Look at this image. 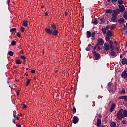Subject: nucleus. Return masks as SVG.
<instances>
[{
	"mask_svg": "<svg viewBox=\"0 0 127 127\" xmlns=\"http://www.w3.org/2000/svg\"><path fill=\"white\" fill-rule=\"evenodd\" d=\"M31 73H32V74H34L35 73V71L34 70H32L31 71Z\"/></svg>",
	"mask_w": 127,
	"mask_h": 127,
	"instance_id": "47",
	"label": "nucleus"
},
{
	"mask_svg": "<svg viewBox=\"0 0 127 127\" xmlns=\"http://www.w3.org/2000/svg\"><path fill=\"white\" fill-rule=\"evenodd\" d=\"M118 3L119 4V5H123V0H119L118 1Z\"/></svg>",
	"mask_w": 127,
	"mask_h": 127,
	"instance_id": "27",
	"label": "nucleus"
},
{
	"mask_svg": "<svg viewBox=\"0 0 127 127\" xmlns=\"http://www.w3.org/2000/svg\"><path fill=\"white\" fill-rule=\"evenodd\" d=\"M20 30L22 31V32H24V31L25 30V28L23 27H21Z\"/></svg>",
	"mask_w": 127,
	"mask_h": 127,
	"instance_id": "35",
	"label": "nucleus"
},
{
	"mask_svg": "<svg viewBox=\"0 0 127 127\" xmlns=\"http://www.w3.org/2000/svg\"><path fill=\"white\" fill-rule=\"evenodd\" d=\"M30 79H27V81L26 82V83L25 84L26 87H27L28 86V85H29V84L30 83Z\"/></svg>",
	"mask_w": 127,
	"mask_h": 127,
	"instance_id": "21",
	"label": "nucleus"
},
{
	"mask_svg": "<svg viewBox=\"0 0 127 127\" xmlns=\"http://www.w3.org/2000/svg\"><path fill=\"white\" fill-rule=\"evenodd\" d=\"M8 5H9V3H10V0H8Z\"/></svg>",
	"mask_w": 127,
	"mask_h": 127,
	"instance_id": "57",
	"label": "nucleus"
},
{
	"mask_svg": "<svg viewBox=\"0 0 127 127\" xmlns=\"http://www.w3.org/2000/svg\"><path fill=\"white\" fill-rule=\"evenodd\" d=\"M126 21H125V19L124 18H120L118 19V23L119 24H124Z\"/></svg>",
	"mask_w": 127,
	"mask_h": 127,
	"instance_id": "14",
	"label": "nucleus"
},
{
	"mask_svg": "<svg viewBox=\"0 0 127 127\" xmlns=\"http://www.w3.org/2000/svg\"><path fill=\"white\" fill-rule=\"evenodd\" d=\"M101 31H102L103 34H106V33H107V31L106 30V29H104V28H102Z\"/></svg>",
	"mask_w": 127,
	"mask_h": 127,
	"instance_id": "28",
	"label": "nucleus"
},
{
	"mask_svg": "<svg viewBox=\"0 0 127 127\" xmlns=\"http://www.w3.org/2000/svg\"><path fill=\"white\" fill-rule=\"evenodd\" d=\"M97 48H98V50H101V47L98 46V47H97Z\"/></svg>",
	"mask_w": 127,
	"mask_h": 127,
	"instance_id": "53",
	"label": "nucleus"
},
{
	"mask_svg": "<svg viewBox=\"0 0 127 127\" xmlns=\"http://www.w3.org/2000/svg\"><path fill=\"white\" fill-rule=\"evenodd\" d=\"M123 111H124V109H121L117 113V118L118 119V120H122V119L124 118L123 114Z\"/></svg>",
	"mask_w": 127,
	"mask_h": 127,
	"instance_id": "2",
	"label": "nucleus"
},
{
	"mask_svg": "<svg viewBox=\"0 0 127 127\" xmlns=\"http://www.w3.org/2000/svg\"><path fill=\"white\" fill-rule=\"evenodd\" d=\"M99 20H100V22H99V23L100 24H103L104 22H105V21L106 20V19H105V17H102L101 18H98Z\"/></svg>",
	"mask_w": 127,
	"mask_h": 127,
	"instance_id": "12",
	"label": "nucleus"
},
{
	"mask_svg": "<svg viewBox=\"0 0 127 127\" xmlns=\"http://www.w3.org/2000/svg\"><path fill=\"white\" fill-rule=\"evenodd\" d=\"M115 49H116V51H119V48H118V47L116 46Z\"/></svg>",
	"mask_w": 127,
	"mask_h": 127,
	"instance_id": "51",
	"label": "nucleus"
},
{
	"mask_svg": "<svg viewBox=\"0 0 127 127\" xmlns=\"http://www.w3.org/2000/svg\"><path fill=\"white\" fill-rule=\"evenodd\" d=\"M106 13H109L110 14H111V13H113V11H112V10L111 9H108L106 11Z\"/></svg>",
	"mask_w": 127,
	"mask_h": 127,
	"instance_id": "23",
	"label": "nucleus"
},
{
	"mask_svg": "<svg viewBox=\"0 0 127 127\" xmlns=\"http://www.w3.org/2000/svg\"><path fill=\"white\" fill-rule=\"evenodd\" d=\"M85 50L86 51H90V50H91V48H90V47H87L85 48Z\"/></svg>",
	"mask_w": 127,
	"mask_h": 127,
	"instance_id": "36",
	"label": "nucleus"
},
{
	"mask_svg": "<svg viewBox=\"0 0 127 127\" xmlns=\"http://www.w3.org/2000/svg\"><path fill=\"white\" fill-rule=\"evenodd\" d=\"M11 45L12 46H14L15 45H16V41H15V40H13L11 42Z\"/></svg>",
	"mask_w": 127,
	"mask_h": 127,
	"instance_id": "30",
	"label": "nucleus"
},
{
	"mask_svg": "<svg viewBox=\"0 0 127 127\" xmlns=\"http://www.w3.org/2000/svg\"><path fill=\"white\" fill-rule=\"evenodd\" d=\"M121 63L122 65H127V59H126L125 58H124L122 59Z\"/></svg>",
	"mask_w": 127,
	"mask_h": 127,
	"instance_id": "13",
	"label": "nucleus"
},
{
	"mask_svg": "<svg viewBox=\"0 0 127 127\" xmlns=\"http://www.w3.org/2000/svg\"><path fill=\"white\" fill-rule=\"evenodd\" d=\"M96 124H97V127H101V126H102V120H101V119L98 118L97 119Z\"/></svg>",
	"mask_w": 127,
	"mask_h": 127,
	"instance_id": "11",
	"label": "nucleus"
},
{
	"mask_svg": "<svg viewBox=\"0 0 127 127\" xmlns=\"http://www.w3.org/2000/svg\"><path fill=\"white\" fill-rule=\"evenodd\" d=\"M13 123H14V124H16V123L15 122V119L13 120Z\"/></svg>",
	"mask_w": 127,
	"mask_h": 127,
	"instance_id": "54",
	"label": "nucleus"
},
{
	"mask_svg": "<svg viewBox=\"0 0 127 127\" xmlns=\"http://www.w3.org/2000/svg\"><path fill=\"white\" fill-rule=\"evenodd\" d=\"M16 93H17V96H19V92L17 91Z\"/></svg>",
	"mask_w": 127,
	"mask_h": 127,
	"instance_id": "59",
	"label": "nucleus"
},
{
	"mask_svg": "<svg viewBox=\"0 0 127 127\" xmlns=\"http://www.w3.org/2000/svg\"><path fill=\"white\" fill-rule=\"evenodd\" d=\"M125 98V96H121L119 97V99H124Z\"/></svg>",
	"mask_w": 127,
	"mask_h": 127,
	"instance_id": "48",
	"label": "nucleus"
},
{
	"mask_svg": "<svg viewBox=\"0 0 127 127\" xmlns=\"http://www.w3.org/2000/svg\"><path fill=\"white\" fill-rule=\"evenodd\" d=\"M92 23H93L94 25L98 24V19H97V18H95L92 22Z\"/></svg>",
	"mask_w": 127,
	"mask_h": 127,
	"instance_id": "20",
	"label": "nucleus"
},
{
	"mask_svg": "<svg viewBox=\"0 0 127 127\" xmlns=\"http://www.w3.org/2000/svg\"><path fill=\"white\" fill-rule=\"evenodd\" d=\"M120 58H123V54H120Z\"/></svg>",
	"mask_w": 127,
	"mask_h": 127,
	"instance_id": "58",
	"label": "nucleus"
},
{
	"mask_svg": "<svg viewBox=\"0 0 127 127\" xmlns=\"http://www.w3.org/2000/svg\"><path fill=\"white\" fill-rule=\"evenodd\" d=\"M122 124L123 125H126V122L125 121V120L122 121Z\"/></svg>",
	"mask_w": 127,
	"mask_h": 127,
	"instance_id": "49",
	"label": "nucleus"
},
{
	"mask_svg": "<svg viewBox=\"0 0 127 127\" xmlns=\"http://www.w3.org/2000/svg\"><path fill=\"white\" fill-rule=\"evenodd\" d=\"M92 36V40H95L96 38V36Z\"/></svg>",
	"mask_w": 127,
	"mask_h": 127,
	"instance_id": "42",
	"label": "nucleus"
},
{
	"mask_svg": "<svg viewBox=\"0 0 127 127\" xmlns=\"http://www.w3.org/2000/svg\"><path fill=\"white\" fill-rule=\"evenodd\" d=\"M113 34H112V32L110 30H108L106 33V35L105 37V40H110L111 39V37H112V36Z\"/></svg>",
	"mask_w": 127,
	"mask_h": 127,
	"instance_id": "3",
	"label": "nucleus"
},
{
	"mask_svg": "<svg viewBox=\"0 0 127 127\" xmlns=\"http://www.w3.org/2000/svg\"><path fill=\"white\" fill-rule=\"evenodd\" d=\"M110 45H109V44L108 43H104V50L105 51H108L110 50Z\"/></svg>",
	"mask_w": 127,
	"mask_h": 127,
	"instance_id": "7",
	"label": "nucleus"
},
{
	"mask_svg": "<svg viewBox=\"0 0 127 127\" xmlns=\"http://www.w3.org/2000/svg\"><path fill=\"white\" fill-rule=\"evenodd\" d=\"M14 54V53H13V52L10 51L8 52V55H10V56H13V55Z\"/></svg>",
	"mask_w": 127,
	"mask_h": 127,
	"instance_id": "31",
	"label": "nucleus"
},
{
	"mask_svg": "<svg viewBox=\"0 0 127 127\" xmlns=\"http://www.w3.org/2000/svg\"><path fill=\"white\" fill-rule=\"evenodd\" d=\"M85 97L89 98V95L88 94L85 95Z\"/></svg>",
	"mask_w": 127,
	"mask_h": 127,
	"instance_id": "60",
	"label": "nucleus"
},
{
	"mask_svg": "<svg viewBox=\"0 0 127 127\" xmlns=\"http://www.w3.org/2000/svg\"><path fill=\"white\" fill-rule=\"evenodd\" d=\"M110 47L111 49V51H113L116 48V47H115V46H114L113 45H110Z\"/></svg>",
	"mask_w": 127,
	"mask_h": 127,
	"instance_id": "22",
	"label": "nucleus"
},
{
	"mask_svg": "<svg viewBox=\"0 0 127 127\" xmlns=\"http://www.w3.org/2000/svg\"><path fill=\"white\" fill-rule=\"evenodd\" d=\"M18 127H21V124L18 125Z\"/></svg>",
	"mask_w": 127,
	"mask_h": 127,
	"instance_id": "61",
	"label": "nucleus"
},
{
	"mask_svg": "<svg viewBox=\"0 0 127 127\" xmlns=\"http://www.w3.org/2000/svg\"><path fill=\"white\" fill-rule=\"evenodd\" d=\"M45 16H47V15H48V13L47 12H45Z\"/></svg>",
	"mask_w": 127,
	"mask_h": 127,
	"instance_id": "55",
	"label": "nucleus"
},
{
	"mask_svg": "<svg viewBox=\"0 0 127 127\" xmlns=\"http://www.w3.org/2000/svg\"><path fill=\"white\" fill-rule=\"evenodd\" d=\"M114 45L115 46H117V44H118V42H117V41H115L114 42Z\"/></svg>",
	"mask_w": 127,
	"mask_h": 127,
	"instance_id": "41",
	"label": "nucleus"
},
{
	"mask_svg": "<svg viewBox=\"0 0 127 127\" xmlns=\"http://www.w3.org/2000/svg\"><path fill=\"white\" fill-rule=\"evenodd\" d=\"M16 36H18V37H20V34L17 32L16 33Z\"/></svg>",
	"mask_w": 127,
	"mask_h": 127,
	"instance_id": "44",
	"label": "nucleus"
},
{
	"mask_svg": "<svg viewBox=\"0 0 127 127\" xmlns=\"http://www.w3.org/2000/svg\"><path fill=\"white\" fill-rule=\"evenodd\" d=\"M112 17L111 18L112 21H113V22H118V20H117V16L114 15V14H112Z\"/></svg>",
	"mask_w": 127,
	"mask_h": 127,
	"instance_id": "10",
	"label": "nucleus"
},
{
	"mask_svg": "<svg viewBox=\"0 0 127 127\" xmlns=\"http://www.w3.org/2000/svg\"><path fill=\"white\" fill-rule=\"evenodd\" d=\"M92 36V33H91V31H87L86 32V37L87 38H90Z\"/></svg>",
	"mask_w": 127,
	"mask_h": 127,
	"instance_id": "16",
	"label": "nucleus"
},
{
	"mask_svg": "<svg viewBox=\"0 0 127 127\" xmlns=\"http://www.w3.org/2000/svg\"><path fill=\"white\" fill-rule=\"evenodd\" d=\"M126 93V90L125 89H123L121 91V94H125Z\"/></svg>",
	"mask_w": 127,
	"mask_h": 127,
	"instance_id": "39",
	"label": "nucleus"
},
{
	"mask_svg": "<svg viewBox=\"0 0 127 127\" xmlns=\"http://www.w3.org/2000/svg\"><path fill=\"white\" fill-rule=\"evenodd\" d=\"M99 45H100V44H99V43L98 42V43L95 45V47H97V46H99Z\"/></svg>",
	"mask_w": 127,
	"mask_h": 127,
	"instance_id": "50",
	"label": "nucleus"
},
{
	"mask_svg": "<svg viewBox=\"0 0 127 127\" xmlns=\"http://www.w3.org/2000/svg\"><path fill=\"white\" fill-rule=\"evenodd\" d=\"M98 43L100 45H103L104 44V40L102 38L98 39Z\"/></svg>",
	"mask_w": 127,
	"mask_h": 127,
	"instance_id": "15",
	"label": "nucleus"
},
{
	"mask_svg": "<svg viewBox=\"0 0 127 127\" xmlns=\"http://www.w3.org/2000/svg\"><path fill=\"white\" fill-rule=\"evenodd\" d=\"M116 126H117V124H116V123L115 122H111V123L110 124L111 127H116Z\"/></svg>",
	"mask_w": 127,
	"mask_h": 127,
	"instance_id": "25",
	"label": "nucleus"
},
{
	"mask_svg": "<svg viewBox=\"0 0 127 127\" xmlns=\"http://www.w3.org/2000/svg\"><path fill=\"white\" fill-rule=\"evenodd\" d=\"M115 107H116V104H115L114 103L112 104L110 107V112H113V111H114V109H115Z\"/></svg>",
	"mask_w": 127,
	"mask_h": 127,
	"instance_id": "17",
	"label": "nucleus"
},
{
	"mask_svg": "<svg viewBox=\"0 0 127 127\" xmlns=\"http://www.w3.org/2000/svg\"><path fill=\"white\" fill-rule=\"evenodd\" d=\"M111 29H115V27L114 26H111Z\"/></svg>",
	"mask_w": 127,
	"mask_h": 127,
	"instance_id": "56",
	"label": "nucleus"
},
{
	"mask_svg": "<svg viewBox=\"0 0 127 127\" xmlns=\"http://www.w3.org/2000/svg\"><path fill=\"white\" fill-rule=\"evenodd\" d=\"M21 59H23L24 60L26 59V57L24 56H20Z\"/></svg>",
	"mask_w": 127,
	"mask_h": 127,
	"instance_id": "37",
	"label": "nucleus"
},
{
	"mask_svg": "<svg viewBox=\"0 0 127 127\" xmlns=\"http://www.w3.org/2000/svg\"><path fill=\"white\" fill-rule=\"evenodd\" d=\"M121 77L124 79L127 78V68H126L125 70L122 73Z\"/></svg>",
	"mask_w": 127,
	"mask_h": 127,
	"instance_id": "5",
	"label": "nucleus"
},
{
	"mask_svg": "<svg viewBox=\"0 0 127 127\" xmlns=\"http://www.w3.org/2000/svg\"><path fill=\"white\" fill-rule=\"evenodd\" d=\"M123 17L125 19H127V12H124Z\"/></svg>",
	"mask_w": 127,
	"mask_h": 127,
	"instance_id": "26",
	"label": "nucleus"
},
{
	"mask_svg": "<svg viewBox=\"0 0 127 127\" xmlns=\"http://www.w3.org/2000/svg\"><path fill=\"white\" fill-rule=\"evenodd\" d=\"M72 122L73 124H77L79 122V118L77 116H74L73 118Z\"/></svg>",
	"mask_w": 127,
	"mask_h": 127,
	"instance_id": "8",
	"label": "nucleus"
},
{
	"mask_svg": "<svg viewBox=\"0 0 127 127\" xmlns=\"http://www.w3.org/2000/svg\"><path fill=\"white\" fill-rule=\"evenodd\" d=\"M113 14H114V15H115V16H118V14H120V11L119 10V9H116L115 10H112Z\"/></svg>",
	"mask_w": 127,
	"mask_h": 127,
	"instance_id": "6",
	"label": "nucleus"
},
{
	"mask_svg": "<svg viewBox=\"0 0 127 127\" xmlns=\"http://www.w3.org/2000/svg\"><path fill=\"white\" fill-rule=\"evenodd\" d=\"M22 108H23V109H26V108H27L26 105L24 104L23 106H22Z\"/></svg>",
	"mask_w": 127,
	"mask_h": 127,
	"instance_id": "40",
	"label": "nucleus"
},
{
	"mask_svg": "<svg viewBox=\"0 0 127 127\" xmlns=\"http://www.w3.org/2000/svg\"><path fill=\"white\" fill-rule=\"evenodd\" d=\"M10 32H14V31H16V28H12L10 30Z\"/></svg>",
	"mask_w": 127,
	"mask_h": 127,
	"instance_id": "33",
	"label": "nucleus"
},
{
	"mask_svg": "<svg viewBox=\"0 0 127 127\" xmlns=\"http://www.w3.org/2000/svg\"><path fill=\"white\" fill-rule=\"evenodd\" d=\"M76 107H73V109H72V113L73 114H76Z\"/></svg>",
	"mask_w": 127,
	"mask_h": 127,
	"instance_id": "34",
	"label": "nucleus"
},
{
	"mask_svg": "<svg viewBox=\"0 0 127 127\" xmlns=\"http://www.w3.org/2000/svg\"><path fill=\"white\" fill-rule=\"evenodd\" d=\"M92 53L94 56L95 60H99V59L101 58V56L100 55V54L97 53L96 51H93Z\"/></svg>",
	"mask_w": 127,
	"mask_h": 127,
	"instance_id": "4",
	"label": "nucleus"
},
{
	"mask_svg": "<svg viewBox=\"0 0 127 127\" xmlns=\"http://www.w3.org/2000/svg\"><path fill=\"white\" fill-rule=\"evenodd\" d=\"M106 41H108L110 45H113L114 44V42H113V41L112 40H110V39L109 40H106Z\"/></svg>",
	"mask_w": 127,
	"mask_h": 127,
	"instance_id": "29",
	"label": "nucleus"
},
{
	"mask_svg": "<svg viewBox=\"0 0 127 127\" xmlns=\"http://www.w3.org/2000/svg\"><path fill=\"white\" fill-rule=\"evenodd\" d=\"M28 21L27 20H25L23 21V26H25L26 27H27L28 26V24L27 23Z\"/></svg>",
	"mask_w": 127,
	"mask_h": 127,
	"instance_id": "18",
	"label": "nucleus"
},
{
	"mask_svg": "<svg viewBox=\"0 0 127 127\" xmlns=\"http://www.w3.org/2000/svg\"><path fill=\"white\" fill-rule=\"evenodd\" d=\"M118 1V0H112V3H114V2H117Z\"/></svg>",
	"mask_w": 127,
	"mask_h": 127,
	"instance_id": "43",
	"label": "nucleus"
},
{
	"mask_svg": "<svg viewBox=\"0 0 127 127\" xmlns=\"http://www.w3.org/2000/svg\"><path fill=\"white\" fill-rule=\"evenodd\" d=\"M52 27V29L50 28L45 29V31L47 34H49V35H53L54 36H56V35H58V31L56 30V25L52 24L51 25Z\"/></svg>",
	"mask_w": 127,
	"mask_h": 127,
	"instance_id": "1",
	"label": "nucleus"
},
{
	"mask_svg": "<svg viewBox=\"0 0 127 127\" xmlns=\"http://www.w3.org/2000/svg\"><path fill=\"white\" fill-rule=\"evenodd\" d=\"M124 101H125V102H127V96L126 95L124 96Z\"/></svg>",
	"mask_w": 127,
	"mask_h": 127,
	"instance_id": "38",
	"label": "nucleus"
},
{
	"mask_svg": "<svg viewBox=\"0 0 127 127\" xmlns=\"http://www.w3.org/2000/svg\"><path fill=\"white\" fill-rule=\"evenodd\" d=\"M96 33L95 32H92V34H91V36H95Z\"/></svg>",
	"mask_w": 127,
	"mask_h": 127,
	"instance_id": "45",
	"label": "nucleus"
},
{
	"mask_svg": "<svg viewBox=\"0 0 127 127\" xmlns=\"http://www.w3.org/2000/svg\"><path fill=\"white\" fill-rule=\"evenodd\" d=\"M13 116L14 118H15L17 120H19V118H18V117H17V116H16V111L13 112Z\"/></svg>",
	"mask_w": 127,
	"mask_h": 127,
	"instance_id": "24",
	"label": "nucleus"
},
{
	"mask_svg": "<svg viewBox=\"0 0 127 127\" xmlns=\"http://www.w3.org/2000/svg\"><path fill=\"white\" fill-rule=\"evenodd\" d=\"M21 63H22V62H21V61H20V60H17L16 61V64H21Z\"/></svg>",
	"mask_w": 127,
	"mask_h": 127,
	"instance_id": "32",
	"label": "nucleus"
},
{
	"mask_svg": "<svg viewBox=\"0 0 127 127\" xmlns=\"http://www.w3.org/2000/svg\"><path fill=\"white\" fill-rule=\"evenodd\" d=\"M98 118H102V115L99 114V115H98Z\"/></svg>",
	"mask_w": 127,
	"mask_h": 127,
	"instance_id": "52",
	"label": "nucleus"
},
{
	"mask_svg": "<svg viewBox=\"0 0 127 127\" xmlns=\"http://www.w3.org/2000/svg\"><path fill=\"white\" fill-rule=\"evenodd\" d=\"M25 76H26V77H27V76H28V74L25 73Z\"/></svg>",
	"mask_w": 127,
	"mask_h": 127,
	"instance_id": "63",
	"label": "nucleus"
},
{
	"mask_svg": "<svg viewBox=\"0 0 127 127\" xmlns=\"http://www.w3.org/2000/svg\"><path fill=\"white\" fill-rule=\"evenodd\" d=\"M108 86L109 87H111V86H112V83H111V82H109V83H108Z\"/></svg>",
	"mask_w": 127,
	"mask_h": 127,
	"instance_id": "46",
	"label": "nucleus"
},
{
	"mask_svg": "<svg viewBox=\"0 0 127 127\" xmlns=\"http://www.w3.org/2000/svg\"><path fill=\"white\" fill-rule=\"evenodd\" d=\"M111 53H110V55L111 56H117V54L116 52L114 51H111Z\"/></svg>",
	"mask_w": 127,
	"mask_h": 127,
	"instance_id": "19",
	"label": "nucleus"
},
{
	"mask_svg": "<svg viewBox=\"0 0 127 127\" xmlns=\"http://www.w3.org/2000/svg\"><path fill=\"white\" fill-rule=\"evenodd\" d=\"M118 7H119V11L120 12H124V10H125V7L124 6V5H118Z\"/></svg>",
	"mask_w": 127,
	"mask_h": 127,
	"instance_id": "9",
	"label": "nucleus"
},
{
	"mask_svg": "<svg viewBox=\"0 0 127 127\" xmlns=\"http://www.w3.org/2000/svg\"><path fill=\"white\" fill-rule=\"evenodd\" d=\"M96 48H97V47L95 46V47L93 48V50H96Z\"/></svg>",
	"mask_w": 127,
	"mask_h": 127,
	"instance_id": "62",
	"label": "nucleus"
},
{
	"mask_svg": "<svg viewBox=\"0 0 127 127\" xmlns=\"http://www.w3.org/2000/svg\"><path fill=\"white\" fill-rule=\"evenodd\" d=\"M65 15H67V14H68V12H65Z\"/></svg>",
	"mask_w": 127,
	"mask_h": 127,
	"instance_id": "64",
	"label": "nucleus"
}]
</instances>
